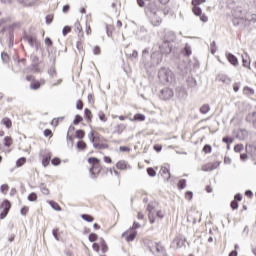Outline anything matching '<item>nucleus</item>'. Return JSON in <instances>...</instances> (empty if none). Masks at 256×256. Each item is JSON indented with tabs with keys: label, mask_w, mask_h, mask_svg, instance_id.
Returning <instances> with one entry per match:
<instances>
[{
	"label": "nucleus",
	"mask_w": 256,
	"mask_h": 256,
	"mask_svg": "<svg viewBox=\"0 0 256 256\" xmlns=\"http://www.w3.org/2000/svg\"><path fill=\"white\" fill-rule=\"evenodd\" d=\"M248 12L247 10L243 9V7L238 6L232 10V23L235 27H239V25H242L245 23V19H247Z\"/></svg>",
	"instance_id": "obj_1"
},
{
	"label": "nucleus",
	"mask_w": 256,
	"mask_h": 256,
	"mask_svg": "<svg viewBox=\"0 0 256 256\" xmlns=\"http://www.w3.org/2000/svg\"><path fill=\"white\" fill-rule=\"evenodd\" d=\"M158 77L162 83H173L175 81V75L169 68H161Z\"/></svg>",
	"instance_id": "obj_2"
},
{
	"label": "nucleus",
	"mask_w": 256,
	"mask_h": 256,
	"mask_svg": "<svg viewBox=\"0 0 256 256\" xmlns=\"http://www.w3.org/2000/svg\"><path fill=\"white\" fill-rule=\"evenodd\" d=\"M151 61H145V67H155V65H161L163 61V54L160 52H153L150 56Z\"/></svg>",
	"instance_id": "obj_3"
},
{
	"label": "nucleus",
	"mask_w": 256,
	"mask_h": 256,
	"mask_svg": "<svg viewBox=\"0 0 256 256\" xmlns=\"http://www.w3.org/2000/svg\"><path fill=\"white\" fill-rule=\"evenodd\" d=\"M150 251L156 256H167V251H165V248L159 243H155Z\"/></svg>",
	"instance_id": "obj_4"
},
{
	"label": "nucleus",
	"mask_w": 256,
	"mask_h": 256,
	"mask_svg": "<svg viewBox=\"0 0 256 256\" xmlns=\"http://www.w3.org/2000/svg\"><path fill=\"white\" fill-rule=\"evenodd\" d=\"M146 15H155V13H161L159 6L156 2H150L145 8Z\"/></svg>",
	"instance_id": "obj_5"
},
{
	"label": "nucleus",
	"mask_w": 256,
	"mask_h": 256,
	"mask_svg": "<svg viewBox=\"0 0 256 256\" xmlns=\"http://www.w3.org/2000/svg\"><path fill=\"white\" fill-rule=\"evenodd\" d=\"M159 49L162 55H169L173 49V44L164 40Z\"/></svg>",
	"instance_id": "obj_6"
},
{
	"label": "nucleus",
	"mask_w": 256,
	"mask_h": 256,
	"mask_svg": "<svg viewBox=\"0 0 256 256\" xmlns=\"http://www.w3.org/2000/svg\"><path fill=\"white\" fill-rule=\"evenodd\" d=\"M161 13H155V14H150L148 17H150V23L153 25V27H159L161 23L163 22V19H161Z\"/></svg>",
	"instance_id": "obj_7"
},
{
	"label": "nucleus",
	"mask_w": 256,
	"mask_h": 256,
	"mask_svg": "<svg viewBox=\"0 0 256 256\" xmlns=\"http://www.w3.org/2000/svg\"><path fill=\"white\" fill-rule=\"evenodd\" d=\"M174 93L171 88H164L160 91V99L167 101L173 97Z\"/></svg>",
	"instance_id": "obj_8"
},
{
	"label": "nucleus",
	"mask_w": 256,
	"mask_h": 256,
	"mask_svg": "<svg viewBox=\"0 0 256 256\" xmlns=\"http://www.w3.org/2000/svg\"><path fill=\"white\" fill-rule=\"evenodd\" d=\"M201 3H205V0H193L192 1V5H194L192 11H193L194 15H196L197 17H200V15L202 14V10L197 6V5H201Z\"/></svg>",
	"instance_id": "obj_9"
},
{
	"label": "nucleus",
	"mask_w": 256,
	"mask_h": 256,
	"mask_svg": "<svg viewBox=\"0 0 256 256\" xmlns=\"http://www.w3.org/2000/svg\"><path fill=\"white\" fill-rule=\"evenodd\" d=\"M160 175L163 177V179L169 181L171 179V172L169 171V167L162 166L160 169Z\"/></svg>",
	"instance_id": "obj_10"
},
{
	"label": "nucleus",
	"mask_w": 256,
	"mask_h": 256,
	"mask_svg": "<svg viewBox=\"0 0 256 256\" xmlns=\"http://www.w3.org/2000/svg\"><path fill=\"white\" fill-rule=\"evenodd\" d=\"M89 173L92 175V179H96L97 175H99L101 173V164L92 166L89 169Z\"/></svg>",
	"instance_id": "obj_11"
},
{
	"label": "nucleus",
	"mask_w": 256,
	"mask_h": 256,
	"mask_svg": "<svg viewBox=\"0 0 256 256\" xmlns=\"http://www.w3.org/2000/svg\"><path fill=\"white\" fill-rule=\"evenodd\" d=\"M247 137H249V132L247 131V129H239L236 133V138L240 141H245Z\"/></svg>",
	"instance_id": "obj_12"
},
{
	"label": "nucleus",
	"mask_w": 256,
	"mask_h": 256,
	"mask_svg": "<svg viewBox=\"0 0 256 256\" xmlns=\"http://www.w3.org/2000/svg\"><path fill=\"white\" fill-rule=\"evenodd\" d=\"M246 153L249 157H252V159L256 158V147L251 144L246 145Z\"/></svg>",
	"instance_id": "obj_13"
},
{
	"label": "nucleus",
	"mask_w": 256,
	"mask_h": 256,
	"mask_svg": "<svg viewBox=\"0 0 256 256\" xmlns=\"http://www.w3.org/2000/svg\"><path fill=\"white\" fill-rule=\"evenodd\" d=\"M175 39H177L175 32H173V31L165 32L164 41H166L168 43H173V41H175Z\"/></svg>",
	"instance_id": "obj_14"
},
{
	"label": "nucleus",
	"mask_w": 256,
	"mask_h": 256,
	"mask_svg": "<svg viewBox=\"0 0 256 256\" xmlns=\"http://www.w3.org/2000/svg\"><path fill=\"white\" fill-rule=\"evenodd\" d=\"M246 121H247V123H252L254 129H256V111L249 113L246 116Z\"/></svg>",
	"instance_id": "obj_15"
},
{
	"label": "nucleus",
	"mask_w": 256,
	"mask_h": 256,
	"mask_svg": "<svg viewBox=\"0 0 256 256\" xmlns=\"http://www.w3.org/2000/svg\"><path fill=\"white\" fill-rule=\"evenodd\" d=\"M226 58L229 61V63H231V65H234V66L239 65V60L232 53H226Z\"/></svg>",
	"instance_id": "obj_16"
},
{
	"label": "nucleus",
	"mask_w": 256,
	"mask_h": 256,
	"mask_svg": "<svg viewBox=\"0 0 256 256\" xmlns=\"http://www.w3.org/2000/svg\"><path fill=\"white\" fill-rule=\"evenodd\" d=\"M249 23H256V14L246 15V19H244L242 26L245 27L246 25H249Z\"/></svg>",
	"instance_id": "obj_17"
},
{
	"label": "nucleus",
	"mask_w": 256,
	"mask_h": 256,
	"mask_svg": "<svg viewBox=\"0 0 256 256\" xmlns=\"http://www.w3.org/2000/svg\"><path fill=\"white\" fill-rule=\"evenodd\" d=\"M88 138L90 140L91 143H97V141H99V133L97 132H93L91 131L89 134H88Z\"/></svg>",
	"instance_id": "obj_18"
},
{
	"label": "nucleus",
	"mask_w": 256,
	"mask_h": 256,
	"mask_svg": "<svg viewBox=\"0 0 256 256\" xmlns=\"http://www.w3.org/2000/svg\"><path fill=\"white\" fill-rule=\"evenodd\" d=\"M117 169H120V171H125L129 165L127 164V161L125 160H120L116 164Z\"/></svg>",
	"instance_id": "obj_19"
},
{
	"label": "nucleus",
	"mask_w": 256,
	"mask_h": 256,
	"mask_svg": "<svg viewBox=\"0 0 256 256\" xmlns=\"http://www.w3.org/2000/svg\"><path fill=\"white\" fill-rule=\"evenodd\" d=\"M127 129V126L125 124H118L114 127V133H117V135H121L123 131Z\"/></svg>",
	"instance_id": "obj_20"
},
{
	"label": "nucleus",
	"mask_w": 256,
	"mask_h": 256,
	"mask_svg": "<svg viewBox=\"0 0 256 256\" xmlns=\"http://www.w3.org/2000/svg\"><path fill=\"white\" fill-rule=\"evenodd\" d=\"M218 81H221L222 83H226L229 85L231 83V78H229L227 75L220 74L217 77Z\"/></svg>",
	"instance_id": "obj_21"
},
{
	"label": "nucleus",
	"mask_w": 256,
	"mask_h": 256,
	"mask_svg": "<svg viewBox=\"0 0 256 256\" xmlns=\"http://www.w3.org/2000/svg\"><path fill=\"white\" fill-rule=\"evenodd\" d=\"M210 111H211V106H209V104H204L200 107V113H202V115H207V113Z\"/></svg>",
	"instance_id": "obj_22"
},
{
	"label": "nucleus",
	"mask_w": 256,
	"mask_h": 256,
	"mask_svg": "<svg viewBox=\"0 0 256 256\" xmlns=\"http://www.w3.org/2000/svg\"><path fill=\"white\" fill-rule=\"evenodd\" d=\"M1 209H3V211H10L11 209V202L9 200H4L2 205H1Z\"/></svg>",
	"instance_id": "obj_23"
},
{
	"label": "nucleus",
	"mask_w": 256,
	"mask_h": 256,
	"mask_svg": "<svg viewBox=\"0 0 256 256\" xmlns=\"http://www.w3.org/2000/svg\"><path fill=\"white\" fill-rule=\"evenodd\" d=\"M81 219H83V221H87V223H93V221H95V218L89 214H82Z\"/></svg>",
	"instance_id": "obj_24"
},
{
	"label": "nucleus",
	"mask_w": 256,
	"mask_h": 256,
	"mask_svg": "<svg viewBox=\"0 0 256 256\" xmlns=\"http://www.w3.org/2000/svg\"><path fill=\"white\" fill-rule=\"evenodd\" d=\"M74 31L75 33H78V35H81V31H83V28L81 27V23H79V21H76L74 23Z\"/></svg>",
	"instance_id": "obj_25"
},
{
	"label": "nucleus",
	"mask_w": 256,
	"mask_h": 256,
	"mask_svg": "<svg viewBox=\"0 0 256 256\" xmlns=\"http://www.w3.org/2000/svg\"><path fill=\"white\" fill-rule=\"evenodd\" d=\"M7 19H2L1 21H0V33H5V31H6V29H7V24H5V23H7Z\"/></svg>",
	"instance_id": "obj_26"
},
{
	"label": "nucleus",
	"mask_w": 256,
	"mask_h": 256,
	"mask_svg": "<svg viewBox=\"0 0 256 256\" xmlns=\"http://www.w3.org/2000/svg\"><path fill=\"white\" fill-rule=\"evenodd\" d=\"M100 245L102 247V253H107V251H109V247L107 246L105 239L101 238Z\"/></svg>",
	"instance_id": "obj_27"
},
{
	"label": "nucleus",
	"mask_w": 256,
	"mask_h": 256,
	"mask_svg": "<svg viewBox=\"0 0 256 256\" xmlns=\"http://www.w3.org/2000/svg\"><path fill=\"white\" fill-rule=\"evenodd\" d=\"M93 147H94V149H99V150H101V149H109V145L108 144H100V143H94L93 144Z\"/></svg>",
	"instance_id": "obj_28"
},
{
	"label": "nucleus",
	"mask_w": 256,
	"mask_h": 256,
	"mask_svg": "<svg viewBox=\"0 0 256 256\" xmlns=\"http://www.w3.org/2000/svg\"><path fill=\"white\" fill-rule=\"evenodd\" d=\"M135 237H137V231H133L131 234L126 236V241L130 243L131 241H135Z\"/></svg>",
	"instance_id": "obj_29"
},
{
	"label": "nucleus",
	"mask_w": 256,
	"mask_h": 256,
	"mask_svg": "<svg viewBox=\"0 0 256 256\" xmlns=\"http://www.w3.org/2000/svg\"><path fill=\"white\" fill-rule=\"evenodd\" d=\"M2 125H5V127H6L7 129H11V127H12L11 119H9V118H4V119L2 120Z\"/></svg>",
	"instance_id": "obj_30"
},
{
	"label": "nucleus",
	"mask_w": 256,
	"mask_h": 256,
	"mask_svg": "<svg viewBox=\"0 0 256 256\" xmlns=\"http://www.w3.org/2000/svg\"><path fill=\"white\" fill-rule=\"evenodd\" d=\"M88 163L95 167V165H99V158L91 157L88 159Z\"/></svg>",
	"instance_id": "obj_31"
},
{
	"label": "nucleus",
	"mask_w": 256,
	"mask_h": 256,
	"mask_svg": "<svg viewBox=\"0 0 256 256\" xmlns=\"http://www.w3.org/2000/svg\"><path fill=\"white\" fill-rule=\"evenodd\" d=\"M48 75L53 79L55 77H57V70L55 69V67H51L49 70H48Z\"/></svg>",
	"instance_id": "obj_32"
},
{
	"label": "nucleus",
	"mask_w": 256,
	"mask_h": 256,
	"mask_svg": "<svg viewBox=\"0 0 256 256\" xmlns=\"http://www.w3.org/2000/svg\"><path fill=\"white\" fill-rule=\"evenodd\" d=\"M79 37V41H77L76 43V47L78 51H81V49H83V42L81 41V38H83V34H78Z\"/></svg>",
	"instance_id": "obj_33"
},
{
	"label": "nucleus",
	"mask_w": 256,
	"mask_h": 256,
	"mask_svg": "<svg viewBox=\"0 0 256 256\" xmlns=\"http://www.w3.org/2000/svg\"><path fill=\"white\" fill-rule=\"evenodd\" d=\"M243 93L245 95H254L255 94V90H253L252 88L246 86L243 89Z\"/></svg>",
	"instance_id": "obj_34"
},
{
	"label": "nucleus",
	"mask_w": 256,
	"mask_h": 256,
	"mask_svg": "<svg viewBox=\"0 0 256 256\" xmlns=\"http://www.w3.org/2000/svg\"><path fill=\"white\" fill-rule=\"evenodd\" d=\"M185 187H187V180L185 179H181L178 182V189H185Z\"/></svg>",
	"instance_id": "obj_35"
},
{
	"label": "nucleus",
	"mask_w": 256,
	"mask_h": 256,
	"mask_svg": "<svg viewBox=\"0 0 256 256\" xmlns=\"http://www.w3.org/2000/svg\"><path fill=\"white\" fill-rule=\"evenodd\" d=\"M98 117L102 121V123H105L107 121V116L105 115L104 111H99Z\"/></svg>",
	"instance_id": "obj_36"
},
{
	"label": "nucleus",
	"mask_w": 256,
	"mask_h": 256,
	"mask_svg": "<svg viewBox=\"0 0 256 256\" xmlns=\"http://www.w3.org/2000/svg\"><path fill=\"white\" fill-rule=\"evenodd\" d=\"M85 116L87 121H91V119H93V114L91 113V110H89L88 108H86L84 110Z\"/></svg>",
	"instance_id": "obj_37"
},
{
	"label": "nucleus",
	"mask_w": 256,
	"mask_h": 256,
	"mask_svg": "<svg viewBox=\"0 0 256 256\" xmlns=\"http://www.w3.org/2000/svg\"><path fill=\"white\" fill-rule=\"evenodd\" d=\"M51 161V156H44L42 159V165L43 167H47Z\"/></svg>",
	"instance_id": "obj_38"
},
{
	"label": "nucleus",
	"mask_w": 256,
	"mask_h": 256,
	"mask_svg": "<svg viewBox=\"0 0 256 256\" xmlns=\"http://www.w3.org/2000/svg\"><path fill=\"white\" fill-rule=\"evenodd\" d=\"M90 243H95L97 239H99V236L96 233H91L88 237Z\"/></svg>",
	"instance_id": "obj_39"
},
{
	"label": "nucleus",
	"mask_w": 256,
	"mask_h": 256,
	"mask_svg": "<svg viewBox=\"0 0 256 256\" xmlns=\"http://www.w3.org/2000/svg\"><path fill=\"white\" fill-rule=\"evenodd\" d=\"M26 161H27V158H25V157L19 158L16 162L17 167H23V165H25Z\"/></svg>",
	"instance_id": "obj_40"
},
{
	"label": "nucleus",
	"mask_w": 256,
	"mask_h": 256,
	"mask_svg": "<svg viewBox=\"0 0 256 256\" xmlns=\"http://www.w3.org/2000/svg\"><path fill=\"white\" fill-rule=\"evenodd\" d=\"M49 203L52 209H54V211H61V206H59L57 202L50 201Z\"/></svg>",
	"instance_id": "obj_41"
},
{
	"label": "nucleus",
	"mask_w": 256,
	"mask_h": 256,
	"mask_svg": "<svg viewBox=\"0 0 256 256\" xmlns=\"http://www.w3.org/2000/svg\"><path fill=\"white\" fill-rule=\"evenodd\" d=\"M31 66H32V71H34L35 73H41V68L39 67V62L33 63Z\"/></svg>",
	"instance_id": "obj_42"
},
{
	"label": "nucleus",
	"mask_w": 256,
	"mask_h": 256,
	"mask_svg": "<svg viewBox=\"0 0 256 256\" xmlns=\"http://www.w3.org/2000/svg\"><path fill=\"white\" fill-rule=\"evenodd\" d=\"M147 173L149 175V177H156L157 176V171H155V169L149 167L147 168Z\"/></svg>",
	"instance_id": "obj_43"
},
{
	"label": "nucleus",
	"mask_w": 256,
	"mask_h": 256,
	"mask_svg": "<svg viewBox=\"0 0 256 256\" xmlns=\"http://www.w3.org/2000/svg\"><path fill=\"white\" fill-rule=\"evenodd\" d=\"M135 121H145V114L138 113L134 116Z\"/></svg>",
	"instance_id": "obj_44"
},
{
	"label": "nucleus",
	"mask_w": 256,
	"mask_h": 256,
	"mask_svg": "<svg viewBox=\"0 0 256 256\" xmlns=\"http://www.w3.org/2000/svg\"><path fill=\"white\" fill-rule=\"evenodd\" d=\"M245 147L243 144H237L234 146V151L235 153H241Z\"/></svg>",
	"instance_id": "obj_45"
},
{
	"label": "nucleus",
	"mask_w": 256,
	"mask_h": 256,
	"mask_svg": "<svg viewBox=\"0 0 256 256\" xmlns=\"http://www.w3.org/2000/svg\"><path fill=\"white\" fill-rule=\"evenodd\" d=\"M155 215H156V212H148V217H149V221L150 223H155Z\"/></svg>",
	"instance_id": "obj_46"
},
{
	"label": "nucleus",
	"mask_w": 256,
	"mask_h": 256,
	"mask_svg": "<svg viewBox=\"0 0 256 256\" xmlns=\"http://www.w3.org/2000/svg\"><path fill=\"white\" fill-rule=\"evenodd\" d=\"M83 137H85V131H83V130H77V131H76V138H77V139H83Z\"/></svg>",
	"instance_id": "obj_47"
},
{
	"label": "nucleus",
	"mask_w": 256,
	"mask_h": 256,
	"mask_svg": "<svg viewBox=\"0 0 256 256\" xmlns=\"http://www.w3.org/2000/svg\"><path fill=\"white\" fill-rule=\"evenodd\" d=\"M81 121H83V117H82L81 115L77 114V115L75 116V119H74L73 123H74L75 125H79V123H81Z\"/></svg>",
	"instance_id": "obj_48"
},
{
	"label": "nucleus",
	"mask_w": 256,
	"mask_h": 256,
	"mask_svg": "<svg viewBox=\"0 0 256 256\" xmlns=\"http://www.w3.org/2000/svg\"><path fill=\"white\" fill-rule=\"evenodd\" d=\"M176 96L178 99H183V88L176 89Z\"/></svg>",
	"instance_id": "obj_49"
},
{
	"label": "nucleus",
	"mask_w": 256,
	"mask_h": 256,
	"mask_svg": "<svg viewBox=\"0 0 256 256\" xmlns=\"http://www.w3.org/2000/svg\"><path fill=\"white\" fill-rule=\"evenodd\" d=\"M39 87H41V83L39 82H34L31 83L30 88L33 89L34 91H37V89H39Z\"/></svg>",
	"instance_id": "obj_50"
},
{
	"label": "nucleus",
	"mask_w": 256,
	"mask_h": 256,
	"mask_svg": "<svg viewBox=\"0 0 256 256\" xmlns=\"http://www.w3.org/2000/svg\"><path fill=\"white\" fill-rule=\"evenodd\" d=\"M62 33H63L64 37H67V34L71 33V27L65 26L62 30Z\"/></svg>",
	"instance_id": "obj_51"
},
{
	"label": "nucleus",
	"mask_w": 256,
	"mask_h": 256,
	"mask_svg": "<svg viewBox=\"0 0 256 256\" xmlns=\"http://www.w3.org/2000/svg\"><path fill=\"white\" fill-rule=\"evenodd\" d=\"M4 141H5V143H4L5 147H11V143H12L11 137L6 136L4 138Z\"/></svg>",
	"instance_id": "obj_52"
},
{
	"label": "nucleus",
	"mask_w": 256,
	"mask_h": 256,
	"mask_svg": "<svg viewBox=\"0 0 256 256\" xmlns=\"http://www.w3.org/2000/svg\"><path fill=\"white\" fill-rule=\"evenodd\" d=\"M28 201H37V194L35 192H32L28 195Z\"/></svg>",
	"instance_id": "obj_53"
},
{
	"label": "nucleus",
	"mask_w": 256,
	"mask_h": 256,
	"mask_svg": "<svg viewBox=\"0 0 256 256\" xmlns=\"http://www.w3.org/2000/svg\"><path fill=\"white\" fill-rule=\"evenodd\" d=\"M106 33L108 37H111V35H113V26H106Z\"/></svg>",
	"instance_id": "obj_54"
},
{
	"label": "nucleus",
	"mask_w": 256,
	"mask_h": 256,
	"mask_svg": "<svg viewBox=\"0 0 256 256\" xmlns=\"http://www.w3.org/2000/svg\"><path fill=\"white\" fill-rule=\"evenodd\" d=\"M85 147H87V144L84 141H78V143H77L78 149L83 150V149H85Z\"/></svg>",
	"instance_id": "obj_55"
},
{
	"label": "nucleus",
	"mask_w": 256,
	"mask_h": 256,
	"mask_svg": "<svg viewBox=\"0 0 256 256\" xmlns=\"http://www.w3.org/2000/svg\"><path fill=\"white\" fill-rule=\"evenodd\" d=\"M0 191L6 195V193L9 191V185L4 184L1 186Z\"/></svg>",
	"instance_id": "obj_56"
},
{
	"label": "nucleus",
	"mask_w": 256,
	"mask_h": 256,
	"mask_svg": "<svg viewBox=\"0 0 256 256\" xmlns=\"http://www.w3.org/2000/svg\"><path fill=\"white\" fill-rule=\"evenodd\" d=\"M230 207L235 210V209H239V203L237 202V200H233L230 204Z\"/></svg>",
	"instance_id": "obj_57"
},
{
	"label": "nucleus",
	"mask_w": 256,
	"mask_h": 256,
	"mask_svg": "<svg viewBox=\"0 0 256 256\" xmlns=\"http://www.w3.org/2000/svg\"><path fill=\"white\" fill-rule=\"evenodd\" d=\"M203 151H204V153H211V151H212L211 145H209V144L204 145Z\"/></svg>",
	"instance_id": "obj_58"
},
{
	"label": "nucleus",
	"mask_w": 256,
	"mask_h": 256,
	"mask_svg": "<svg viewBox=\"0 0 256 256\" xmlns=\"http://www.w3.org/2000/svg\"><path fill=\"white\" fill-rule=\"evenodd\" d=\"M51 163H52V165H54L55 167H57V165H60V164H61V159H59V158H53V159L51 160Z\"/></svg>",
	"instance_id": "obj_59"
},
{
	"label": "nucleus",
	"mask_w": 256,
	"mask_h": 256,
	"mask_svg": "<svg viewBox=\"0 0 256 256\" xmlns=\"http://www.w3.org/2000/svg\"><path fill=\"white\" fill-rule=\"evenodd\" d=\"M52 235L56 239V241H59V229L52 230Z\"/></svg>",
	"instance_id": "obj_60"
},
{
	"label": "nucleus",
	"mask_w": 256,
	"mask_h": 256,
	"mask_svg": "<svg viewBox=\"0 0 256 256\" xmlns=\"http://www.w3.org/2000/svg\"><path fill=\"white\" fill-rule=\"evenodd\" d=\"M145 55H149V48H146L142 51V59H143V63H145V61H147V59L145 58Z\"/></svg>",
	"instance_id": "obj_61"
},
{
	"label": "nucleus",
	"mask_w": 256,
	"mask_h": 256,
	"mask_svg": "<svg viewBox=\"0 0 256 256\" xmlns=\"http://www.w3.org/2000/svg\"><path fill=\"white\" fill-rule=\"evenodd\" d=\"M45 19L47 25H51V23H53V15H47Z\"/></svg>",
	"instance_id": "obj_62"
},
{
	"label": "nucleus",
	"mask_w": 256,
	"mask_h": 256,
	"mask_svg": "<svg viewBox=\"0 0 256 256\" xmlns=\"http://www.w3.org/2000/svg\"><path fill=\"white\" fill-rule=\"evenodd\" d=\"M30 59H31V61H32V64H33V63H39V57H38L37 55L32 54V55L30 56Z\"/></svg>",
	"instance_id": "obj_63"
},
{
	"label": "nucleus",
	"mask_w": 256,
	"mask_h": 256,
	"mask_svg": "<svg viewBox=\"0 0 256 256\" xmlns=\"http://www.w3.org/2000/svg\"><path fill=\"white\" fill-rule=\"evenodd\" d=\"M203 171H213V168L211 167V164H206L202 167Z\"/></svg>",
	"instance_id": "obj_64"
}]
</instances>
